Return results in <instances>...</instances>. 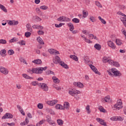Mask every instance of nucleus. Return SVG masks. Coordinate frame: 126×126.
<instances>
[{"label":"nucleus","mask_w":126,"mask_h":126,"mask_svg":"<svg viewBox=\"0 0 126 126\" xmlns=\"http://www.w3.org/2000/svg\"><path fill=\"white\" fill-rule=\"evenodd\" d=\"M107 71L108 72V74L109 75H113V74H112V72L115 76H122V73H120L119 70H117V69L115 68H112L111 70H108Z\"/></svg>","instance_id":"obj_1"},{"label":"nucleus","mask_w":126,"mask_h":126,"mask_svg":"<svg viewBox=\"0 0 126 126\" xmlns=\"http://www.w3.org/2000/svg\"><path fill=\"white\" fill-rule=\"evenodd\" d=\"M114 107L116 110H121V109H123L124 106H123L122 100H119V101H117V103L114 105Z\"/></svg>","instance_id":"obj_2"},{"label":"nucleus","mask_w":126,"mask_h":126,"mask_svg":"<svg viewBox=\"0 0 126 126\" xmlns=\"http://www.w3.org/2000/svg\"><path fill=\"white\" fill-rule=\"evenodd\" d=\"M39 87H40L43 91H48L49 90V87L45 83H38L37 84Z\"/></svg>","instance_id":"obj_3"},{"label":"nucleus","mask_w":126,"mask_h":126,"mask_svg":"<svg viewBox=\"0 0 126 126\" xmlns=\"http://www.w3.org/2000/svg\"><path fill=\"white\" fill-rule=\"evenodd\" d=\"M90 67H91V69L93 70V71L95 72L96 74H98V75H101V73L98 71V69L96 68V67L95 66L92 65V64H90L89 65Z\"/></svg>","instance_id":"obj_4"},{"label":"nucleus","mask_w":126,"mask_h":126,"mask_svg":"<svg viewBox=\"0 0 126 126\" xmlns=\"http://www.w3.org/2000/svg\"><path fill=\"white\" fill-rule=\"evenodd\" d=\"M13 115L9 113H7L2 117V120H5V119H12Z\"/></svg>","instance_id":"obj_5"},{"label":"nucleus","mask_w":126,"mask_h":126,"mask_svg":"<svg viewBox=\"0 0 126 126\" xmlns=\"http://www.w3.org/2000/svg\"><path fill=\"white\" fill-rule=\"evenodd\" d=\"M27 72H29V73H30V74H33V73H36V74H38L37 68H32V69H28L27 70Z\"/></svg>","instance_id":"obj_6"},{"label":"nucleus","mask_w":126,"mask_h":126,"mask_svg":"<svg viewBox=\"0 0 126 126\" xmlns=\"http://www.w3.org/2000/svg\"><path fill=\"white\" fill-rule=\"evenodd\" d=\"M48 52L51 55H60V52L58 51L57 50L54 49H48Z\"/></svg>","instance_id":"obj_7"},{"label":"nucleus","mask_w":126,"mask_h":126,"mask_svg":"<svg viewBox=\"0 0 126 126\" xmlns=\"http://www.w3.org/2000/svg\"><path fill=\"white\" fill-rule=\"evenodd\" d=\"M0 71L1 73H3V74H8V70L4 67L0 66Z\"/></svg>","instance_id":"obj_8"},{"label":"nucleus","mask_w":126,"mask_h":126,"mask_svg":"<svg viewBox=\"0 0 126 126\" xmlns=\"http://www.w3.org/2000/svg\"><path fill=\"white\" fill-rule=\"evenodd\" d=\"M18 21L15 20H9L8 22V24L10 25V26L18 25Z\"/></svg>","instance_id":"obj_9"},{"label":"nucleus","mask_w":126,"mask_h":126,"mask_svg":"<svg viewBox=\"0 0 126 126\" xmlns=\"http://www.w3.org/2000/svg\"><path fill=\"white\" fill-rule=\"evenodd\" d=\"M53 62L54 63H55L56 64H58V63H61V58L60 57L56 56L55 57V59H53Z\"/></svg>","instance_id":"obj_10"},{"label":"nucleus","mask_w":126,"mask_h":126,"mask_svg":"<svg viewBox=\"0 0 126 126\" xmlns=\"http://www.w3.org/2000/svg\"><path fill=\"white\" fill-rule=\"evenodd\" d=\"M37 70V74H41L43 72V70H46V69L48 68V67L45 66L44 67H38L36 68Z\"/></svg>","instance_id":"obj_11"},{"label":"nucleus","mask_w":126,"mask_h":126,"mask_svg":"<svg viewBox=\"0 0 126 126\" xmlns=\"http://www.w3.org/2000/svg\"><path fill=\"white\" fill-rule=\"evenodd\" d=\"M80 94V92L78 91H75V90H72V91H69V94H70V95H71V96H74V95H77V94Z\"/></svg>","instance_id":"obj_12"},{"label":"nucleus","mask_w":126,"mask_h":126,"mask_svg":"<svg viewBox=\"0 0 126 126\" xmlns=\"http://www.w3.org/2000/svg\"><path fill=\"white\" fill-rule=\"evenodd\" d=\"M96 121L97 122H98V123H99L102 126H107V123H106V122H105V121L103 120V119L97 118Z\"/></svg>","instance_id":"obj_13"},{"label":"nucleus","mask_w":126,"mask_h":126,"mask_svg":"<svg viewBox=\"0 0 126 126\" xmlns=\"http://www.w3.org/2000/svg\"><path fill=\"white\" fill-rule=\"evenodd\" d=\"M107 44L110 48H112L113 50H114V49H116V46H115V44H114V42H112V41L109 40L107 42Z\"/></svg>","instance_id":"obj_14"},{"label":"nucleus","mask_w":126,"mask_h":126,"mask_svg":"<svg viewBox=\"0 0 126 126\" xmlns=\"http://www.w3.org/2000/svg\"><path fill=\"white\" fill-rule=\"evenodd\" d=\"M59 64L61 66L63 67L64 68H65V69H68V65L66 64L64 62L61 61Z\"/></svg>","instance_id":"obj_15"},{"label":"nucleus","mask_w":126,"mask_h":126,"mask_svg":"<svg viewBox=\"0 0 126 126\" xmlns=\"http://www.w3.org/2000/svg\"><path fill=\"white\" fill-rule=\"evenodd\" d=\"M73 85L75 86H77L78 87H79L80 88H83V84L81 83V82H74Z\"/></svg>","instance_id":"obj_16"},{"label":"nucleus","mask_w":126,"mask_h":126,"mask_svg":"<svg viewBox=\"0 0 126 126\" xmlns=\"http://www.w3.org/2000/svg\"><path fill=\"white\" fill-rule=\"evenodd\" d=\"M47 122H48L50 125H52L53 126H56V123H55V122L52 121V118H47Z\"/></svg>","instance_id":"obj_17"},{"label":"nucleus","mask_w":126,"mask_h":126,"mask_svg":"<svg viewBox=\"0 0 126 126\" xmlns=\"http://www.w3.org/2000/svg\"><path fill=\"white\" fill-rule=\"evenodd\" d=\"M32 63H35L36 64H41V63H42V60L40 59H36L32 61Z\"/></svg>","instance_id":"obj_18"},{"label":"nucleus","mask_w":126,"mask_h":126,"mask_svg":"<svg viewBox=\"0 0 126 126\" xmlns=\"http://www.w3.org/2000/svg\"><path fill=\"white\" fill-rule=\"evenodd\" d=\"M52 79H53L54 82H55V83H57V84H58V83H60V82H61V80H60V79H59V78H57V77H56V76L52 77Z\"/></svg>","instance_id":"obj_19"},{"label":"nucleus","mask_w":126,"mask_h":126,"mask_svg":"<svg viewBox=\"0 0 126 126\" xmlns=\"http://www.w3.org/2000/svg\"><path fill=\"white\" fill-rule=\"evenodd\" d=\"M55 108L57 110H64L63 106L61 104H56Z\"/></svg>","instance_id":"obj_20"},{"label":"nucleus","mask_w":126,"mask_h":126,"mask_svg":"<svg viewBox=\"0 0 126 126\" xmlns=\"http://www.w3.org/2000/svg\"><path fill=\"white\" fill-rule=\"evenodd\" d=\"M67 25L68 27H69L70 31H73L74 30V26H73V24L71 23H69Z\"/></svg>","instance_id":"obj_21"},{"label":"nucleus","mask_w":126,"mask_h":126,"mask_svg":"<svg viewBox=\"0 0 126 126\" xmlns=\"http://www.w3.org/2000/svg\"><path fill=\"white\" fill-rule=\"evenodd\" d=\"M58 102V101L53 100L51 101H48L47 104L48 105H50V106H54V105H56L57 103Z\"/></svg>","instance_id":"obj_22"},{"label":"nucleus","mask_w":126,"mask_h":126,"mask_svg":"<svg viewBox=\"0 0 126 126\" xmlns=\"http://www.w3.org/2000/svg\"><path fill=\"white\" fill-rule=\"evenodd\" d=\"M64 110V109H69V102H64V104H63V107Z\"/></svg>","instance_id":"obj_23"},{"label":"nucleus","mask_w":126,"mask_h":126,"mask_svg":"<svg viewBox=\"0 0 126 126\" xmlns=\"http://www.w3.org/2000/svg\"><path fill=\"white\" fill-rule=\"evenodd\" d=\"M94 47L96 50H97V51H100V50H101V46L99 43L94 44Z\"/></svg>","instance_id":"obj_24"},{"label":"nucleus","mask_w":126,"mask_h":126,"mask_svg":"<svg viewBox=\"0 0 126 126\" xmlns=\"http://www.w3.org/2000/svg\"><path fill=\"white\" fill-rule=\"evenodd\" d=\"M0 8L1 9V10H3L4 12L7 13V9H6V8H5L3 5L0 4Z\"/></svg>","instance_id":"obj_25"},{"label":"nucleus","mask_w":126,"mask_h":126,"mask_svg":"<svg viewBox=\"0 0 126 126\" xmlns=\"http://www.w3.org/2000/svg\"><path fill=\"white\" fill-rule=\"evenodd\" d=\"M70 58L75 62H78V58L75 55H70Z\"/></svg>","instance_id":"obj_26"},{"label":"nucleus","mask_w":126,"mask_h":126,"mask_svg":"<svg viewBox=\"0 0 126 126\" xmlns=\"http://www.w3.org/2000/svg\"><path fill=\"white\" fill-rule=\"evenodd\" d=\"M103 101H105V102H111V97H110V95H107L105 96Z\"/></svg>","instance_id":"obj_27"},{"label":"nucleus","mask_w":126,"mask_h":126,"mask_svg":"<svg viewBox=\"0 0 126 126\" xmlns=\"http://www.w3.org/2000/svg\"><path fill=\"white\" fill-rule=\"evenodd\" d=\"M46 112L50 114V115H55V112H54V111H53V110L51 109H49V108L46 109Z\"/></svg>","instance_id":"obj_28"},{"label":"nucleus","mask_w":126,"mask_h":126,"mask_svg":"<svg viewBox=\"0 0 126 126\" xmlns=\"http://www.w3.org/2000/svg\"><path fill=\"white\" fill-rule=\"evenodd\" d=\"M46 74H47V75H49L50 74H52L53 75H56V74H55V72L50 70H47L46 72Z\"/></svg>","instance_id":"obj_29"},{"label":"nucleus","mask_w":126,"mask_h":126,"mask_svg":"<svg viewBox=\"0 0 126 126\" xmlns=\"http://www.w3.org/2000/svg\"><path fill=\"white\" fill-rule=\"evenodd\" d=\"M22 75H23V77H24V78H26V79H33L32 77L29 76V75H28L26 74H23Z\"/></svg>","instance_id":"obj_30"},{"label":"nucleus","mask_w":126,"mask_h":126,"mask_svg":"<svg viewBox=\"0 0 126 126\" xmlns=\"http://www.w3.org/2000/svg\"><path fill=\"white\" fill-rule=\"evenodd\" d=\"M18 41V38L16 37H13L12 39H11L9 40V43H14V42H17Z\"/></svg>","instance_id":"obj_31"},{"label":"nucleus","mask_w":126,"mask_h":126,"mask_svg":"<svg viewBox=\"0 0 126 126\" xmlns=\"http://www.w3.org/2000/svg\"><path fill=\"white\" fill-rule=\"evenodd\" d=\"M17 44H19V45H21V46H25V45H26L25 43V41L24 40H21L17 42Z\"/></svg>","instance_id":"obj_32"},{"label":"nucleus","mask_w":126,"mask_h":126,"mask_svg":"<svg viewBox=\"0 0 126 126\" xmlns=\"http://www.w3.org/2000/svg\"><path fill=\"white\" fill-rule=\"evenodd\" d=\"M57 124L59 126H63V121L62 119L57 120Z\"/></svg>","instance_id":"obj_33"},{"label":"nucleus","mask_w":126,"mask_h":126,"mask_svg":"<svg viewBox=\"0 0 126 126\" xmlns=\"http://www.w3.org/2000/svg\"><path fill=\"white\" fill-rule=\"evenodd\" d=\"M37 41L38 43H39V44H41V45H44V41H43V39H42V38L40 37V36L37 38Z\"/></svg>","instance_id":"obj_34"},{"label":"nucleus","mask_w":126,"mask_h":126,"mask_svg":"<svg viewBox=\"0 0 126 126\" xmlns=\"http://www.w3.org/2000/svg\"><path fill=\"white\" fill-rule=\"evenodd\" d=\"M63 22H70V19L65 16H63Z\"/></svg>","instance_id":"obj_35"},{"label":"nucleus","mask_w":126,"mask_h":126,"mask_svg":"<svg viewBox=\"0 0 126 126\" xmlns=\"http://www.w3.org/2000/svg\"><path fill=\"white\" fill-rule=\"evenodd\" d=\"M72 21L74 23H79V22H80V20L79 19H77L76 18H73L72 20Z\"/></svg>","instance_id":"obj_36"},{"label":"nucleus","mask_w":126,"mask_h":126,"mask_svg":"<svg viewBox=\"0 0 126 126\" xmlns=\"http://www.w3.org/2000/svg\"><path fill=\"white\" fill-rule=\"evenodd\" d=\"M63 25H64V24L63 23H60L59 25H58L57 24H55V27H56L57 28H60L62 27Z\"/></svg>","instance_id":"obj_37"},{"label":"nucleus","mask_w":126,"mask_h":126,"mask_svg":"<svg viewBox=\"0 0 126 126\" xmlns=\"http://www.w3.org/2000/svg\"><path fill=\"white\" fill-rule=\"evenodd\" d=\"M83 17H87V16H88V12L83 10Z\"/></svg>","instance_id":"obj_38"},{"label":"nucleus","mask_w":126,"mask_h":126,"mask_svg":"<svg viewBox=\"0 0 126 126\" xmlns=\"http://www.w3.org/2000/svg\"><path fill=\"white\" fill-rule=\"evenodd\" d=\"M8 54L10 56H12V55H13V54H14V51L12 49H10L8 51Z\"/></svg>","instance_id":"obj_39"},{"label":"nucleus","mask_w":126,"mask_h":126,"mask_svg":"<svg viewBox=\"0 0 126 126\" xmlns=\"http://www.w3.org/2000/svg\"><path fill=\"white\" fill-rule=\"evenodd\" d=\"M98 109L100 112H102V113H105L106 112V110L104 109L102 106H99Z\"/></svg>","instance_id":"obj_40"},{"label":"nucleus","mask_w":126,"mask_h":126,"mask_svg":"<svg viewBox=\"0 0 126 126\" xmlns=\"http://www.w3.org/2000/svg\"><path fill=\"white\" fill-rule=\"evenodd\" d=\"M6 43H7L6 40L2 39H0V44H2L3 45H5V44H6Z\"/></svg>","instance_id":"obj_41"},{"label":"nucleus","mask_w":126,"mask_h":126,"mask_svg":"<svg viewBox=\"0 0 126 126\" xmlns=\"http://www.w3.org/2000/svg\"><path fill=\"white\" fill-rule=\"evenodd\" d=\"M25 36L27 38H29V37H30V36H31V32H26L25 33Z\"/></svg>","instance_id":"obj_42"},{"label":"nucleus","mask_w":126,"mask_h":126,"mask_svg":"<svg viewBox=\"0 0 126 126\" xmlns=\"http://www.w3.org/2000/svg\"><path fill=\"white\" fill-rule=\"evenodd\" d=\"M116 45H118V46H121V45H122V41H121L120 39H116Z\"/></svg>","instance_id":"obj_43"},{"label":"nucleus","mask_w":126,"mask_h":126,"mask_svg":"<svg viewBox=\"0 0 126 126\" xmlns=\"http://www.w3.org/2000/svg\"><path fill=\"white\" fill-rule=\"evenodd\" d=\"M84 60L86 63H89V62H90L89 57H88V56H84Z\"/></svg>","instance_id":"obj_44"},{"label":"nucleus","mask_w":126,"mask_h":126,"mask_svg":"<svg viewBox=\"0 0 126 126\" xmlns=\"http://www.w3.org/2000/svg\"><path fill=\"white\" fill-rule=\"evenodd\" d=\"M5 54H6V50H5V49H2L0 51V55H1V56L5 55Z\"/></svg>","instance_id":"obj_45"},{"label":"nucleus","mask_w":126,"mask_h":126,"mask_svg":"<svg viewBox=\"0 0 126 126\" xmlns=\"http://www.w3.org/2000/svg\"><path fill=\"white\" fill-rule=\"evenodd\" d=\"M40 9H42L43 10H46L48 9V6L46 5H42L40 7Z\"/></svg>","instance_id":"obj_46"},{"label":"nucleus","mask_w":126,"mask_h":126,"mask_svg":"<svg viewBox=\"0 0 126 126\" xmlns=\"http://www.w3.org/2000/svg\"><path fill=\"white\" fill-rule=\"evenodd\" d=\"M44 124V121L42 120L41 121H39L38 123L36 124V126H41V125H43Z\"/></svg>","instance_id":"obj_47"},{"label":"nucleus","mask_w":126,"mask_h":126,"mask_svg":"<svg viewBox=\"0 0 126 126\" xmlns=\"http://www.w3.org/2000/svg\"><path fill=\"white\" fill-rule=\"evenodd\" d=\"M95 5H96V6H98V7H102V5L99 1H95Z\"/></svg>","instance_id":"obj_48"},{"label":"nucleus","mask_w":126,"mask_h":126,"mask_svg":"<svg viewBox=\"0 0 126 126\" xmlns=\"http://www.w3.org/2000/svg\"><path fill=\"white\" fill-rule=\"evenodd\" d=\"M113 65L116 67H120V63L117 62H114L113 63Z\"/></svg>","instance_id":"obj_49"},{"label":"nucleus","mask_w":126,"mask_h":126,"mask_svg":"<svg viewBox=\"0 0 126 126\" xmlns=\"http://www.w3.org/2000/svg\"><path fill=\"white\" fill-rule=\"evenodd\" d=\"M86 109L88 111V113L90 114V106L89 105H87Z\"/></svg>","instance_id":"obj_50"},{"label":"nucleus","mask_w":126,"mask_h":126,"mask_svg":"<svg viewBox=\"0 0 126 126\" xmlns=\"http://www.w3.org/2000/svg\"><path fill=\"white\" fill-rule=\"evenodd\" d=\"M43 107V105L42 103H38L37 104V108H38V109H42Z\"/></svg>","instance_id":"obj_51"},{"label":"nucleus","mask_w":126,"mask_h":126,"mask_svg":"<svg viewBox=\"0 0 126 126\" xmlns=\"http://www.w3.org/2000/svg\"><path fill=\"white\" fill-rule=\"evenodd\" d=\"M84 41H85V42H86V43H88L89 44H90V43H92V41H91V40H90V39H87V37H85Z\"/></svg>","instance_id":"obj_52"},{"label":"nucleus","mask_w":126,"mask_h":126,"mask_svg":"<svg viewBox=\"0 0 126 126\" xmlns=\"http://www.w3.org/2000/svg\"><path fill=\"white\" fill-rule=\"evenodd\" d=\"M82 32L83 34H85V35H89L90 34V32H87V30H82Z\"/></svg>","instance_id":"obj_53"},{"label":"nucleus","mask_w":126,"mask_h":126,"mask_svg":"<svg viewBox=\"0 0 126 126\" xmlns=\"http://www.w3.org/2000/svg\"><path fill=\"white\" fill-rule=\"evenodd\" d=\"M44 32L43 31H41V30H39L38 31H37V33L39 35H43L44 34Z\"/></svg>","instance_id":"obj_54"},{"label":"nucleus","mask_w":126,"mask_h":126,"mask_svg":"<svg viewBox=\"0 0 126 126\" xmlns=\"http://www.w3.org/2000/svg\"><path fill=\"white\" fill-rule=\"evenodd\" d=\"M117 121H120L121 122H122V121H124V118L117 116Z\"/></svg>","instance_id":"obj_55"},{"label":"nucleus","mask_w":126,"mask_h":126,"mask_svg":"<svg viewBox=\"0 0 126 126\" xmlns=\"http://www.w3.org/2000/svg\"><path fill=\"white\" fill-rule=\"evenodd\" d=\"M32 84L33 85V86H36V85H38L39 83H38V82L37 81H33L32 82Z\"/></svg>","instance_id":"obj_56"},{"label":"nucleus","mask_w":126,"mask_h":126,"mask_svg":"<svg viewBox=\"0 0 126 126\" xmlns=\"http://www.w3.org/2000/svg\"><path fill=\"white\" fill-rule=\"evenodd\" d=\"M57 20L60 22L63 21V16L60 17L57 19Z\"/></svg>","instance_id":"obj_57"},{"label":"nucleus","mask_w":126,"mask_h":126,"mask_svg":"<svg viewBox=\"0 0 126 126\" xmlns=\"http://www.w3.org/2000/svg\"><path fill=\"white\" fill-rule=\"evenodd\" d=\"M90 19L91 20V21H92V22H95V18L93 16H92L90 18Z\"/></svg>","instance_id":"obj_58"},{"label":"nucleus","mask_w":126,"mask_h":126,"mask_svg":"<svg viewBox=\"0 0 126 126\" xmlns=\"http://www.w3.org/2000/svg\"><path fill=\"white\" fill-rule=\"evenodd\" d=\"M110 120L111 121H117V116H114V117H112L110 118Z\"/></svg>","instance_id":"obj_59"},{"label":"nucleus","mask_w":126,"mask_h":126,"mask_svg":"<svg viewBox=\"0 0 126 126\" xmlns=\"http://www.w3.org/2000/svg\"><path fill=\"white\" fill-rule=\"evenodd\" d=\"M89 38L91 39H94V35L93 34H90L89 35Z\"/></svg>","instance_id":"obj_60"},{"label":"nucleus","mask_w":126,"mask_h":126,"mask_svg":"<svg viewBox=\"0 0 126 126\" xmlns=\"http://www.w3.org/2000/svg\"><path fill=\"white\" fill-rule=\"evenodd\" d=\"M115 62H114V61L112 60H109L108 63H109V64H111V65H113L114 64V63Z\"/></svg>","instance_id":"obj_61"},{"label":"nucleus","mask_w":126,"mask_h":126,"mask_svg":"<svg viewBox=\"0 0 126 126\" xmlns=\"http://www.w3.org/2000/svg\"><path fill=\"white\" fill-rule=\"evenodd\" d=\"M85 3H86V4L88 5V4H89L90 3V0H85Z\"/></svg>","instance_id":"obj_62"},{"label":"nucleus","mask_w":126,"mask_h":126,"mask_svg":"<svg viewBox=\"0 0 126 126\" xmlns=\"http://www.w3.org/2000/svg\"><path fill=\"white\" fill-rule=\"evenodd\" d=\"M35 20L37 21H41V20H42V19L41 18H40V17H38V16H36L35 17Z\"/></svg>","instance_id":"obj_63"},{"label":"nucleus","mask_w":126,"mask_h":126,"mask_svg":"<svg viewBox=\"0 0 126 126\" xmlns=\"http://www.w3.org/2000/svg\"><path fill=\"white\" fill-rule=\"evenodd\" d=\"M121 21H122L123 22V23H125V22H126V18H122V19H121Z\"/></svg>","instance_id":"obj_64"}]
</instances>
